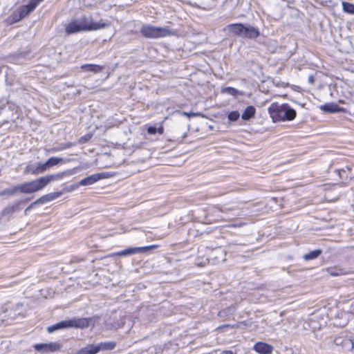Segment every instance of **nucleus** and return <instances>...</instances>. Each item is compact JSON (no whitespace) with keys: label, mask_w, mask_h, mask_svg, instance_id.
I'll return each instance as SVG.
<instances>
[{"label":"nucleus","mask_w":354,"mask_h":354,"mask_svg":"<svg viewBox=\"0 0 354 354\" xmlns=\"http://www.w3.org/2000/svg\"><path fill=\"white\" fill-rule=\"evenodd\" d=\"M308 82L310 84H313L314 82H315V77L313 75H310L308 77Z\"/></svg>","instance_id":"obj_36"},{"label":"nucleus","mask_w":354,"mask_h":354,"mask_svg":"<svg viewBox=\"0 0 354 354\" xmlns=\"http://www.w3.org/2000/svg\"><path fill=\"white\" fill-rule=\"evenodd\" d=\"M72 145H73V144H72V143H68V144L66 145V147H65L64 148H65V149H66V148H69V147H71Z\"/></svg>","instance_id":"obj_39"},{"label":"nucleus","mask_w":354,"mask_h":354,"mask_svg":"<svg viewBox=\"0 0 354 354\" xmlns=\"http://www.w3.org/2000/svg\"><path fill=\"white\" fill-rule=\"evenodd\" d=\"M219 354H234L233 351L230 350H225L221 351Z\"/></svg>","instance_id":"obj_37"},{"label":"nucleus","mask_w":354,"mask_h":354,"mask_svg":"<svg viewBox=\"0 0 354 354\" xmlns=\"http://www.w3.org/2000/svg\"><path fill=\"white\" fill-rule=\"evenodd\" d=\"M60 195L61 192H52L42 196L41 197L36 200L34 203H32L29 207H28L25 209V213H26L33 206L39 204H44L48 202L52 201L57 198L59 196H60Z\"/></svg>","instance_id":"obj_11"},{"label":"nucleus","mask_w":354,"mask_h":354,"mask_svg":"<svg viewBox=\"0 0 354 354\" xmlns=\"http://www.w3.org/2000/svg\"><path fill=\"white\" fill-rule=\"evenodd\" d=\"M243 28V24L242 23L230 24L224 28V31L227 32L231 35L241 37H242Z\"/></svg>","instance_id":"obj_12"},{"label":"nucleus","mask_w":354,"mask_h":354,"mask_svg":"<svg viewBox=\"0 0 354 354\" xmlns=\"http://www.w3.org/2000/svg\"><path fill=\"white\" fill-rule=\"evenodd\" d=\"M116 342L114 341L100 342L94 344L97 354L101 351H112L116 347Z\"/></svg>","instance_id":"obj_14"},{"label":"nucleus","mask_w":354,"mask_h":354,"mask_svg":"<svg viewBox=\"0 0 354 354\" xmlns=\"http://www.w3.org/2000/svg\"><path fill=\"white\" fill-rule=\"evenodd\" d=\"M62 347V344L58 342L35 344L33 346L35 351L41 353H55L59 351Z\"/></svg>","instance_id":"obj_5"},{"label":"nucleus","mask_w":354,"mask_h":354,"mask_svg":"<svg viewBox=\"0 0 354 354\" xmlns=\"http://www.w3.org/2000/svg\"><path fill=\"white\" fill-rule=\"evenodd\" d=\"M73 174V171L71 169H68L62 172H58L56 174L46 175L45 176H42L44 181L45 183L46 186L52 181H58L63 179L65 176H68Z\"/></svg>","instance_id":"obj_10"},{"label":"nucleus","mask_w":354,"mask_h":354,"mask_svg":"<svg viewBox=\"0 0 354 354\" xmlns=\"http://www.w3.org/2000/svg\"><path fill=\"white\" fill-rule=\"evenodd\" d=\"M228 326L234 327V325H231V324H226V325H223V326H221V327L223 328V327H228Z\"/></svg>","instance_id":"obj_40"},{"label":"nucleus","mask_w":354,"mask_h":354,"mask_svg":"<svg viewBox=\"0 0 354 354\" xmlns=\"http://www.w3.org/2000/svg\"><path fill=\"white\" fill-rule=\"evenodd\" d=\"M283 313L281 312V314H280V316H283Z\"/></svg>","instance_id":"obj_42"},{"label":"nucleus","mask_w":354,"mask_h":354,"mask_svg":"<svg viewBox=\"0 0 354 354\" xmlns=\"http://www.w3.org/2000/svg\"><path fill=\"white\" fill-rule=\"evenodd\" d=\"M22 193V185L8 187L0 192V196H12Z\"/></svg>","instance_id":"obj_18"},{"label":"nucleus","mask_w":354,"mask_h":354,"mask_svg":"<svg viewBox=\"0 0 354 354\" xmlns=\"http://www.w3.org/2000/svg\"><path fill=\"white\" fill-rule=\"evenodd\" d=\"M47 292H48L47 290H40L41 295H43L45 298H47V296L45 295V293Z\"/></svg>","instance_id":"obj_38"},{"label":"nucleus","mask_w":354,"mask_h":354,"mask_svg":"<svg viewBox=\"0 0 354 354\" xmlns=\"http://www.w3.org/2000/svg\"><path fill=\"white\" fill-rule=\"evenodd\" d=\"M342 8L345 12L354 14V4L349 2H342Z\"/></svg>","instance_id":"obj_29"},{"label":"nucleus","mask_w":354,"mask_h":354,"mask_svg":"<svg viewBox=\"0 0 354 354\" xmlns=\"http://www.w3.org/2000/svg\"><path fill=\"white\" fill-rule=\"evenodd\" d=\"M91 137H92V135L86 134L80 138V142L82 144L85 143V142H88L91 138Z\"/></svg>","instance_id":"obj_33"},{"label":"nucleus","mask_w":354,"mask_h":354,"mask_svg":"<svg viewBox=\"0 0 354 354\" xmlns=\"http://www.w3.org/2000/svg\"><path fill=\"white\" fill-rule=\"evenodd\" d=\"M73 354H97L94 344H87Z\"/></svg>","instance_id":"obj_23"},{"label":"nucleus","mask_w":354,"mask_h":354,"mask_svg":"<svg viewBox=\"0 0 354 354\" xmlns=\"http://www.w3.org/2000/svg\"><path fill=\"white\" fill-rule=\"evenodd\" d=\"M221 93H226L234 97H236L241 93V92L238 89L231 86L223 88L221 89Z\"/></svg>","instance_id":"obj_26"},{"label":"nucleus","mask_w":354,"mask_h":354,"mask_svg":"<svg viewBox=\"0 0 354 354\" xmlns=\"http://www.w3.org/2000/svg\"><path fill=\"white\" fill-rule=\"evenodd\" d=\"M92 321L93 319L91 318L75 317L71 319L63 320L52 326H49L47 327L46 330L48 333H53L56 330L68 328L84 329L88 328Z\"/></svg>","instance_id":"obj_3"},{"label":"nucleus","mask_w":354,"mask_h":354,"mask_svg":"<svg viewBox=\"0 0 354 354\" xmlns=\"http://www.w3.org/2000/svg\"><path fill=\"white\" fill-rule=\"evenodd\" d=\"M233 311H218V317L223 320H230L231 318L234 319Z\"/></svg>","instance_id":"obj_27"},{"label":"nucleus","mask_w":354,"mask_h":354,"mask_svg":"<svg viewBox=\"0 0 354 354\" xmlns=\"http://www.w3.org/2000/svg\"><path fill=\"white\" fill-rule=\"evenodd\" d=\"M333 342L335 344L339 346V345H343L344 344V339L342 337H335L333 340Z\"/></svg>","instance_id":"obj_34"},{"label":"nucleus","mask_w":354,"mask_h":354,"mask_svg":"<svg viewBox=\"0 0 354 354\" xmlns=\"http://www.w3.org/2000/svg\"><path fill=\"white\" fill-rule=\"evenodd\" d=\"M187 136V133H185L182 137V138H185Z\"/></svg>","instance_id":"obj_41"},{"label":"nucleus","mask_w":354,"mask_h":354,"mask_svg":"<svg viewBox=\"0 0 354 354\" xmlns=\"http://www.w3.org/2000/svg\"><path fill=\"white\" fill-rule=\"evenodd\" d=\"M313 329L315 330L317 327L316 326H312Z\"/></svg>","instance_id":"obj_43"},{"label":"nucleus","mask_w":354,"mask_h":354,"mask_svg":"<svg viewBox=\"0 0 354 354\" xmlns=\"http://www.w3.org/2000/svg\"><path fill=\"white\" fill-rule=\"evenodd\" d=\"M48 169H49V167L46 162L44 163L38 162L35 167L28 165L26 168V172L30 173L32 174H38L44 173Z\"/></svg>","instance_id":"obj_16"},{"label":"nucleus","mask_w":354,"mask_h":354,"mask_svg":"<svg viewBox=\"0 0 354 354\" xmlns=\"http://www.w3.org/2000/svg\"><path fill=\"white\" fill-rule=\"evenodd\" d=\"M157 246L155 245L144 246V247H130L117 252V256H131L138 253H145L156 248Z\"/></svg>","instance_id":"obj_7"},{"label":"nucleus","mask_w":354,"mask_h":354,"mask_svg":"<svg viewBox=\"0 0 354 354\" xmlns=\"http://www.w3.org/2000/svg\"><path fill=\"white\" fill-rule=\"evenodd\" d=\"M339 324L341 325V324ZM345 324H346V322H345V323H343V324H342V326H344Z\"/></svg>","instance_id":"obj_44"},{"label":"nucleus","mask_w":354,"mask_h":354,"mask_svg":"<svg viewBox=\"0 0 354 354\" xmlns=\"http://www.w3.org/2000/svg\"><path fill=\"white\" fill-rule=\"evenodd\" d=\"M44 0H30L27 5L24 6V17L32 12L39 3Z\"/></svg>","instance_id":"obj_19"},{"label":"nucleus","mask_w":354,"mask_h":354,"mask_svg":"<svg viewBox=\"0 0 354 354\" xmlns=\"http://www.w3.org/2000/svg\"><path fill=\"white\" fill-rule=\"evenodd\" d=\"M22 19V6H19L5 21L8 26L12 25Z\"/></svg>","instance_id":"obj_15"},{"label":"nucleus","mask_w":354,"mask_h":354,"mask_svg":"<svg viewBox=\"0 0 354 354\" xmlns=\"http://www.w3.org/2000/svg\"><path fill=\"white\" fill-rule=\"evenodd\" d=\"M233 209V207H223L221 208V211L223 212H227L229 211H231Z\"/></svg>","instance_id":"obj_35"},{"label":"nucleus","mask_w":354,"mask_h":354,"mask_svg":"<svg viewBox=\"0 0 354 354\" xmlns=\"http://www.w3.org/2000/svg\"><path fill=\"white\" fill-rule=\"evenodd\" d=\"M321 1H322V2H323V1L326 2V1H327V0H321Z\"/></svg>","instance_id":"obj_45"},{"label":"nucleus","mask_w":354,"mask_h":354,"mask_svg":"<svg viewBox=\"0 0 354 354\" xmlns=\"http://www.w3.org/2000/svg\"><path fill=\"white\" fill-rule=\"evenodd\" d=\"M353 348H354V345H353Z\"/></svg>","instance_id":"obj_46"},{"label":"nucleus","mask_w":354,"mask_h":354,"mask_svg":"<svg viewBox=\"0 0 354 354\" xmlns=\"http://www.w3.org/2000/svg\"><path fill=\"white\" fill-rule=\"evenodd\" d=\"M140 32L145 38L157 39L170 35L171 31L167 27H156L145 24L142 25Z\"/></svg>","instance_id":"obj_4"},{"label":"nucleus","mask_w":354,"mask_h":354,"mask_svg":"<svg viewBox=\"0 0 354 354\" xmlns=\"http://www.w3.org/2000/svg\"><path fill=\"white\" fill-rule=\"evenodd\" d=\"M110 26V21H105L101 19L97 22L86 23V17H84L81 19L80 24H78L77 21H73L70 22L66 27V32L68 35H71L81 31L97 30Z\"/></svg>","instance_id":"obj_2"},{"label":"nucleus","mask_w":354,"mask_h":354,"mask_svg":"<svg viewBox=\"0 0 354 354\" xmlns=\"http://www.w3.org/2000/svg\"><path fill=\"white\" fill-rule=\"evenodd\" d=\"M84 71H90L94 73H97L101 72L104 67L100 65L93 64H84L81 67Z\"/></svg>","instance_id":"obj_22"},{"label":"nucleus","mask_w":354,"mask_h":354,"mask_svg":"<svg viewBox=\"0 0 354 354\" xmlns=\"http://www.w3.org/2000/svg\"><path fill=\"white\" fill-rule=\"evenodd\" d=\"M176 113L180 115L187 116L189 118H190L191 117H195V116L201 115L200 113H187L185 111H178Z\"/></svg>","instance_id":"obj_32"},{"label":"nucleus","mask_w":354,"mask_h":354,"mask_svg":"<svg viewBox=\"0 0 354 354\" xmlns=\"http://www.w3.org/2000/svg\"><path fill=\"white\" fill-rule=\"evenodd\" d=\"M253 348L259 354H271L274 349L272 345L263 342L255 343Z\"/></svg>","instance_id":"obj_13"},{"label":"nucleus","mask_w":354,"mask_h":354,"mask_svg":"<svg viewBox=\"0 0 354 354\" xmlns=\"http://www.w3.org/2000/svg\"><path fill=\"white\" fill-rule=\"evenodd\" d=\"M322 252L320 249L314 250L304 255V259L305 261H310L317 258Z\"/></svg>","instance_id":"obj_24"},{"label":"nucleus","mask_w":354,"mask_h":354,"mask_svg":"<svg viewBox=\"0 0 354 354\" xmlns=\"http://www.w3.org/2000/svg\"><path fill=\"white\" fill-rule=\"evenodd\" d=\"M111 176L108 172L96 173L88 176L79 182V185L82 186L91 185L100 180L105 179Z\"/></svg>","instance_id":"obj_8"},{"label":"nucleus","mask_w":354,"mask_h":354,"mask_svg":"<svg viewBox=\"0 0 354 354\" xmlns=\"http://www.w3.org/2000/svg\"><path fill=\"white\" fill-rule=\"evenodd\" d=\"M328 272L331 276L333 277L340 276L344 274L343 270L339 268L328 269Z\"/></svg>","instance_id":"obj_31"},{"label":"nucleus","mask_w":354,"mask_h":354,"mask_svg":"<svg viewBox=\"0 0 354 354\" xmlns=\"http://www.w3.org/2000/svg\"><path fill=\"white\" fill-rule=\"evenodd\" d=\"M259 36L260 31L258 28L250 24H243L241 37L245 39H255Z\"/></svg>","instance_id":"obj_9"},{"label":"nucleus","mask_w":354,"mask_h":354,"mask_svg":"<svg viewBox=\"0 0 354 354\" xmlns=\"http://www.w3.org/2000/svg\"><path fill=\"white\" fill-rule=\"evenodd\" d=\"M46 187L43 177L24 183V194L34 193Z\"/></svg>","instance_id":"obj_6"},{"label":"nucleus","mask_w":354,"mask_h":354,"mask_svg":"<svg viewBox=\"0 0 354 354\" xmlns=\"http://www.w3.org/2000/svg\"><path fill=\"white\" fill-rule=\"evenodd\" d=\"M256 113V109L253 106H247L241 115L243 120L248 121L254 118Z\"/></svg>","instance_id":"obj_20"},{"label":"nucleus","mask_w":354,"mask_h":354,"mask_svg":"<svg viewBox=\"0 0 354 354\" xmlns=\"http://www.w3.org/2000/svg\"><path fill=\"white\" fill-rule=\"evenodd\" d=\"M319 108L324 112L330 113L344 112L345 111L344 108L339 106L337 104L334 102L326 103L323 105H321Z\"/></svg>","instance_id":"obj_17"},{"label":"nucleus","mask_w":354,"mask_h":354,"mask_svg":"<svg viewBox=\"0 0 354 354\" xmlns=\"http://www.w3.org/2000/svg\"><path fill=\"white\" fill-rule=\"evenodd\" d=\"M272 122L292 121L297 116V111L288 104L273 102L268 109Z\"/></svg>","instance_id":"obj_1"},{"label":"nucleus","mask_w":354,"mask_h":354,"mask_svg":"<svg viewBox=\"0 0 354 354\" xmlns=\"http://www.w3.org/2000/svg\"><path fill=\"white\" fill-rule=\"evenodd\" d=\"M21 210L20 205L19 203L14 205L12 206L8 207L4 209L3 214L11 216L15 212H19Z\"/></svg>","instance_id":"obj_25"},{"label":"nucleus","mask_w":354,"mask_h":354,"mask_svg":"<svg viewBox=\"0 0 354 354\" xmlns=\"http://www.w3.org/2000/svg\"><path fill=\"white\" fill-rule=\"evenodd\" d=\"M164 132V129L162 127H160L157 128L155 126H149L147 128V133L151 135H155L156 133L162 134Z\"/></svg>","instance_id":"obj_28"},{"label":"nucleus","mask_w":354,"mask_h":354,"mask_svg":"<svg viewBox=\"0 0 354 354\" xmlns=\"http://www.w3.org/2000/svg\"><path fill=\"white\" fill-rule=\"evenodd\" d=\"M240 118V113L238 111H232L227 115V119L230 122H236Z\"/></svg>","instance_id":"obj_30"},{"label":"nucleus","mask_w":354,"mask_h":354,"mask_svg":"<svg viewBox=\"0 0 354 354\" xmlns=\"http://www.w3.org/2000/svg\"><path fill=\"white\" fill-rule=\"evenodd\" d=\"M70 160V158L64 159L63 158L59 157H51L47 160L46 162L48 164V167L50 168L59 164L68 162Z\"/></svg>","instance_id":"obj_21"}]
</instances>
